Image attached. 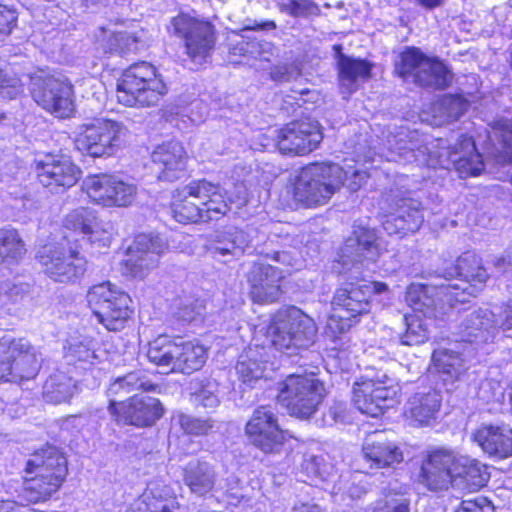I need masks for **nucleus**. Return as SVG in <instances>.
<instances>
[{"mask_svg":"<svg viewBox=\"0 0 512 512\" xmlns=\"http://www.w3.org/2000/svg\"><path fill=\"white\" fill-rule=\"evenodd\" d=\"M418 74H414V83L420 87L442 90L452 82V73L447 66L435 59L428 57L419 68Z\"/></svg>","mask_w":512,"mask_h":512,"instance_id":"nucleus-39","label":"nucleus"},{"mask_svg":"<svg viewBox=\"0 0 512 512\" xmlns=\"http://www.w3.org/2000/svg\"><path fill=\"white\" fill-rule=\"evenodd\" d=\"M77 389L76 382L64 372L49 376L43 385V398L46 402L59 404L69 401Z\"/></svg>","mask_w":512,"mask_h":512,"instance_id":"nucleus-41","label":"nucleus"},{"mask_svg":"<svg viewBox=\"0 0 512 512\" xmlns=\"http://www.w3.org/2000/svg\"><path fill=\"white\" fill-rule=\"evenodd\" d=\"M165 248V243L159 236L138 235L127 251V271L134 277L143 278L148 270L157 266Z\"/></svg>","mask_w":512,"mask_h":512,"instance_id":"nucleus-23","label":"nucleus"},{"mask_svg":"<svg viewBox=\"0 0 512 512\" xmlns=\"http://www.w3.org/2000/svg\"><path fill=\"white\" fill-rule=\"evenodd\" d=\"M127 135L128 129L122 122L98 118L79 127L74 143L83 155L110 157L122 147Z\"/></svg>","mask_w":512,"mask_h":512,"instance_id":"nucleus-6","label":"nucleus"},{"mask_svg":"<svg viewBox=\"0 0 512 512\" xmlns=\"http://www.w3.org/2000/svg\"><path fill=\"white\" fill-rule=\"evenodd\" d=\"M456 512H494L492 503L483 496L465 499Z\"/></svg>","mask_w":512,"mask_h":512,"instance_id":"nucleus-61","label":"nucleus"},{"mask_svg":"<svg viewBox=\"0 0 512 512\" xmlns=\"http://www.w3.org/2000/svg\"><path fill=\"white\" fill-rule=\"evenodd\" d=\"M87 302L98 322L109 331L123 329L132 314L130 296L111 282L94 285L87 293Z\"/></svg>","mask_w":512,"mask_h":512,"instance_id":"nucleus-8","label":"nucleus"},{"mask_svg":"<svg viewBox=\"0 0 512 512\" xmlns=\"http://www.w3.org/2000/svg\"><path fill=\"white\" fill-rule=\"evenodd\" d=\"M247 246L246 235L242 230L228 227L215 231L207 246L209 255L219 261L242 255Z\"/></svg>","mask_w":512,"mask_h":512,"instance_id":"nucleus-32","label":"nucleus"},{"mask_svg":"<svg viewBox=\"0 0 512 512\" xmlns=\"http://www.w3.org/2000/svg\"><path fill=\"white\" fill-rule=\"evenodd\" d=\"M381 373L361 376L353 385V403L363 414L378 417L397 403L398 388Z\"/></svg>","mask_w":512,"mask_h":512,"instance_id":"nucleus-13","label":"nucleus"},{"mask_svg":"<svg viewBox=\"0 0 512 512\" xmlns=\"http://www.w3.org/2000/svg\"><path fill=\"white\" fill-rule=\"evenodd\" d=\"M440 106L445 110L447 119L457 120L467 111L469 102L460 95H451L445 97Z\"/></svg>","mask_w":512,"mask_h":512,"instance_id":"nucleus-55","label":"nucleus"},{"mask_svg":"<svg viewBox=\"0 0 512 512\" xmlns=\"http://www.w3.org/2000/svg\"><path fill=\"white\" fill-rule=\"evenodd\" d=\"M378 256L375 231L359 227L354 236L346 240L338 262L343 266L342 272L351 271L353 278H358L361 268L375 262Z\"/></svg>","mask_w":512,"mask_h":512,"instance_id":"nucleus-17","label":"nucleus"},{"mask_svg":"<svg viewBox=\"0 0 512 512\" xmlns=\"http://www.w3.org/2000/svg\"><path fill=\"white\" fill-rule=\"evenodd\" d=\"M226 191L206 180L192 181L173 194L171 213L180 223L218 220L230 210Z\"/></svg>","mask_w":512,"mask_h":512,"instance_id":"nucleus-1","label":"nucleus"},{"mask_svg":"<svg viewBox=\"0 0 512 512\" xmlns=\"http://www.w3.org/2000/svg\"><path fill=\"white\" fill-rule=\"evenodd\" d=\"M275 50L276 47L272 42L245 36L230 48L233 55L250 56L263 61H270Z\"/></svg>","mask_w":512,"mask_h":512,"instance_id":"nucleus-45","label":"nucleus"},{"mask_svg":"<svg viewBox=\"0 0 512 512\" xmlns=\"http://www.w3.org/2000/svg\"><path fill=\"white\" fill-rule=\"evenodd\" d=\"M343 168L335 163H313L302 168L293 190L294 200L306 208L325 205L343 185Z\"/></svg>","mask_w":512,"mask_h":512,"instance_id":"nucleus-3","label":"nucleus"},{"mask_svg":"<svg viewBox=\"0 0 512 512\" xmlns=\"http://www.w3.org/2000/svg\"><path fill=\"white\" fill-rule=\"evenodd\" d=\"M38 258L44 272L56 282H74L86 272L87 261L77 251L49 245L39 250Z\"/></svg>","mask_w":512,"mask_h":512,"instance_id":"nucleus-15","label":"nucleus"},{"mask_svg":"<svg viewBox=\"0 0 512 512\" xmlns=\"http://www.w3.org/2000/svg\"><path fill=\"white\" fill-rule=\"evenodd\" d=\"M441 400L435 390L416 392L409 398L404 415L413 426L429 425L439 412Z\"/></svg>","mask_w":512,"mask_h":512,"instance_id":"nucleus-33","label":"nucleus"},{"mask_svg":"<svg viewBox=\"0 0 512 512\" xmlns=\"http://www.w3.org/2000/svg\"><path fill=\"white\" fill-rule=\"evenodd\" d=\"M42 353L24 338L0 339V381L18 383L39 372Z\"/></svg>","mask_w":512,"mask_h":512,"instance_id":"nucleus-7","label":"nucleus"},{"mask_svg":"<svg viewBox=\"0 0 512 512\" xmlns=\"http://www.w3.org/2000/svg\"><path fill=\"white\" fill-rule=\"evenodd\" d=\"M17 12L6 5L0 4V40L7 37L16 26Z\"/></svg>","mask_w":512,"mask_h":512,"instance_id":"nucleus-60","label":"nucleus"},{"mask_svg":"<svg viewBox=\"0 0 512 512\" xmlns=\"http://www.w3.org/2000/svg\"><path fill=\"white\" fill-rule=\"evenodd\" d=\"M21 84L17 77L0 75V97L13 99L20 92Z\"/></svg>","mask_w":512,"mask_h":512,"instance_id":"nucleus-62","label":"nucleus"},{"mask_svg":"<svg viewBox=\"0 0 512 512\" xmlns=\"http://www.w3.org/2000/svg\"><path fill=\"white\" fill-rule=\"evenodd\" d=\"M168 32L184 41L187 56L195 63H204L211 55L216 42L214 27L187 13L171 18Z\"/></svg>","mask_w":512,"mask_h":512,"instance_id":"nucleus-11","label":"nucleus"},{"mask_svg":"<svg viewBox=\"0 0 512 512\" xmlns=\"http://www.w3.org/2000/svg\"><path fill=\"white\" fill-rule=\"evenodd\" d=\"M472 437L490 457L504 459L512 455V429L507 425L483 424Z\"/></svg>","mask_w":512,"mask_h":512,"instance_id":"nucleus-30","label":"nucleus"},{"mask_svg":"<svg viewBox=\"0 0 512 512\" xmlns=\"http://www.w3.org/2000/svg\"><path fill=\"white\" fill-rule=\"evenodd\" d=\"M162 414L163 408L160 401L150 396L142 398L133 396L127 403L120 402V408L116 413H112L118 421L140 427L152 425Z\"/></svg>","mask_w":512,"mask_h":512,"instance_id":"nucleus-29","label":"nucleus"},{"mask_svg":"<svg viewBox=\"0 0 512 512\" xmlns=\"http://www.w3.org/2000/svg\"><path fill=\"white\" fill-rule=\"evenodd\" d=\"M142 504L145 509L139 507L137 510L131 509L128 512H177L179 505L173 498H163L161 494H157V490L150 488L143 494Z\"/></svg>","mask_w":512,"mask_h":512,"instance_id":"nucleus-48","label":"nucleus"},{"mask_svg":"<svg viewBox=\"0 0 512 512\" xmlns=\"http://www.w3.org/2000/svg\"><path fill=\"white\" fill-rule=\"evenodd\" d=\"M67 229L78 231L83 235H88L91 242H95L97 238L95 234L100 228L95 211L88 208H78L70 212L64 221Z\"/></svg>","mask_w":512,"mask_h":512,"instance_id":"nucleus-44","label":"nucleus"},{"mask_svg":"<svg viewBox=\"0 0 512 512\" xmlns=\"http://www.w3.org/2000/svg\"><path fill=\"white\" fill-rule=\"evenodd\" d=\"M455 486L479 490L489 480L487 467L476 459L454 454Z\"/></svg>","mask_w":512,"mask_h":512,"instance_id":"nucleus-36","label":"nucleus"},{"mask_svg":"<svg viewBox=\"0 0 512 512\" xmlns=\"http://www.w3.org/2000/svg\"><path fill=\"white\" fill-rule=\"evenodd\" d=\"M324 385L313 375H288L280 383L277 399L289 413L301 419L310 418L324 398Z\"/></svg>","mask_w":512,"mask_h":512,"instance_id":"nucleus-9","label":"nucleus"},{"mask_svg":"<svg viewBox=\"0 0 512 512\" xmlns=\"http://www.w3.org/2000/svg\"><path fill=\"white\" fill-rule=\"evenodd\" d=\"M340 90L344 98L359 88V82L371 76L372 65L366 60L354 59L341 54L337 62Z\"/></svg>","mask_w":512,"mask_h":512,"instance_id":"nucleus-35","label":"nucleus"},{"mask_svg":"<svg viewBox=\"0 0 512 512\" xmlns=\"http://www.w3.org/2000/svg\"><path fill=\"white\" fill-rule=\"evenodd\" d=\"M301 466L302 470L312 479L318 478L322 481H328L335 474L334 466L326 462L322 456L307 454Z\"/></svg>","mask_w":512,"mask_h":512,"instance_id":"nucleus-50","label":"nucleus"},{"mask_svg":"<svg viewBox=\"0 0 512 512\" xmlns=\"http://www.w3.org/2000/svg\"><path fill=\"white\" fill-rule=\"evenodd\" d=\"M181 429L188 435L202 436L212 431L214 424L209 418H197L191 415L180 413L175 418Z\"/></svg>","mask_w":512,"mask_h":512,"instance_id":"nucleus-51","label":"nucleus"},{"mask_svg":"<svg viewBox=\"0 0 512 512\" xmlns=\"http://www.w3.org/2000/svg\"><path fill=\"white\" fill-rule=\"evenodd\" d=\"M30 92L40 107L56 117L66 118L73 112V86L63 75L34 73L30 76Z\"/></svg>","mask_w":512,"mask_h":512,"instance_id":"nucleus-12","label":"nucleus"},{"mask_svg":"<svg viewBox=\"0 0 512 512\" xmlns=\"http://www.w3.org/2000/svg\"><path fill=\"white\" fill-rule=\"evenodd\" d=\"M505 386L499 377H487L479 383L477 397L484 402H499L504 397Z\"/></svg>","mask_w":512,"mask_h":512,"instance_id":"nucleus-52","label":"nucleus"},{"mask_svg":"<svg viewBox=\"0 0 512 512\" xmlns=\"http://www.w3.org/2000/svg\"><path fill=\"white\" fill-rule=\"evenodd\" d=\"M370 286L349 282L336 290L333 300V310H342L348 317H357L358 315L370 311Z\"/></svg>","mask_w":512,"mask_h":512,"instance_id":"nucleus-31","label":"nucleus"},{"mask_svg":"<svg viewBox=\"0 0 512 512\" xmlns=\"http://www.w3.org/2000/svg\"><path fill=\"white\" fill-rule=\"evenodd\" d=\"M499 332L495 313L488 309H477L465 314L458 325V341L481 347L493 342Z\"/></svg>","mask_w":512,"mask_h":512,"instance_id":"nucleus-21","label":"nucleus"},{"mask_svg":"<svg viewBox=\"0 0 512 512\" xmlns=\"http://www.w3.org/2000/svg\"><path fill=\"white\" fill-rule=\"evenodd\" d=\"M454 453L437 451L432 453L421 467L420 481L429 490H443L449 484L455 486Z\"/></svg>","mask_w":512,"mask_h":512,"instance_id":"nucleus-28","label":"nucleus"},{"mask_svg":"<svg viewBox=\"0 0 512 512\" xmlns=\"http://www.w3.org/2000/svg\"><path fill=\"white\" fill-rule=\"evenodd\" d=\"M454 277L459 278L461 284L450 286L466 287V302L470 296H475L488 279L486 269L482 266L481 259L474 252H465L458 257L456 265L444 274L446 281Z\"/></svg>","mask_w":512,"mask_h":512,"instance_id":"nucleus-25","label":"nucleus"},{"mask_svg":"<svg viewBox=\"0 0 512 512\" xmlns=\"http://www.w3.org/2000/svg\"><path fill=\"white\" fill-rule=\"evenodd\" d=\"M178 347L179 342L170 339L168 336L160 335L149 343L147 357L155 365L168 367L170 371H174Z\"/></svg>","mask_w":512,"mask_h":512,"instance_id":"nucleus-42","label":"nucleus"},{"mask_svg":"<svg viewBox=\"0 0 512 512\" xmlns=\"http://www.w3.org/2000/svg\"><path fill=\"white\" fill-rule=\"evenodd\" d=\"M67 357L69 361H77L93 364L94 360L97 359L95 351L86 344L77 343L69 348Z\"/></svg>","mask_w":512,"mask_h":512,"instance_id":"nucleus-59","label":"nucleus"},{"mask_svg":"<svg viewBox=\"0 0 512 512\" xmlns=\"http://www.w3.org/2000/svg\"><path fill=\"white\" fill-rule=\"evenodd\" d=\"M183 481L192 494L203 497L214 490L218 473L212 463L196 459L185 465Z\"/></svg>","mask_w":512,"mask_h":512,"instance_id":"nucleus-34","label":"nucleus"},{"mask_svg":"<svg viewBox=\"0 0 512 512\" xmlns=\"http://www.w3.org/2000/svg\"><path fill=\"white\" fill-rule=\"evenodd\" d=\"M288 271L267 263H253L247 273L250 296L256 303L266 304L279 300L282 290L280 283Z\"/></svg>","mask_w":512,"mask_h":512,"instance_id":"nucleus-20","label":"nucleus"},{"mask_svg":"<svg viewBox=\"0 0 512 512\" xmlns=\"http://www.w3.org/2000/svg\"><path fill=\"white\" fill-rule=\"evenodd\" d=\"M174 362V372L191 374L200 370L206 363L207 349L193 341L179 342L178 353Z\"/></svg>","mask_w":512,"mask_h":512,"instance_id":"nucleus-40","label":"nucleus"},{"mask_svg":"<svg viewBox=\"0 0 512 512\" xmlns=\"http://www.w3.org/2000/svg\"><path fill=\"white\" fill-rule=\"evenodd\" d=\"M437 371L444 381H454L465 372V363L458 352L451 350H437L433 354Z\"/></svg>","mask_w":512,"mask_h":512,"instance_id":"nucleus-43","label":"nucleus"},{"mask_svg":"<svg viewBox=\"0 0 512 512\" xmlns=\"http://www.w3.org/2000/svg\"><path fill=\"white\" fill-rule=\"evenodd\" d=\"M390 201V211L382 222L383 229L389 235H405L419 230L423 221L422 204L409 196L394 195Z\"/></svg>","mask_w":512,"mask_h":512,"instance_id":"nucleus-18","label":"nucleus"},{"mask_svg":"<svg viewBox=\"0 0 512 512\" xmlns=\"http://www.w3.org/2000/svg\"><path fill=\"white\" fill-rule=\"evenodd\" d=\"M26 252L25 244L14 229H0V264L20 259Z\"/></svg>","mask_w":512,"mask_h":512,"instance_id":"nucleus-47","label":"nucleus"},{"mask_svg":"<svg viewBox=\"0 0 512 512\" xmlns=\"http://www.w3.org/2000/svg\"><path fill=\"white\" fill-rule=\"evenodd\" d=\"M283 10L293 17H308L319 13L318 6L312 0H290Z\"/></svg>","mask_w":512,"mask_h":512,"instance_id":"nucleus-56","label":"nucleus"},{"mask_svg":"<svg viewBox=\"0 0 512 512\" xmlns=\"http://www.w3.org/2000/svg\"><path fill=\"white\" fill-rule=\"evenodd\" d=\"M323 139L317 121H294L278 131L277 145L282 154H306L318 147Z\"/></svg>","mask_w":512,"mask_h":512,"instance_id":"nucleus-19","label":"nucleus"},{"mask_svg":"<svg viewBox=\"0 0 512 512\" xmlns=\"http://www.w3.org/2000/svg\"><path fill=\"white\" fill-rule=\"evenodd\" d=\"M437 155L438 164L441 167L449 168L453 165L462 177L479 175L484 169L482 157L477 152L471 137L461 136L452 149L441 148Z\"/></svg>","mask_w":512,"mask_h":512,"instance_id":"nucleus-24","label":"nucleus"},{"mask_svg":"<svg viewBox=\"0 0 512 512\" xmlns=\"http://www.w3.org/2000/svg\"><path fill=\"white\" fill-rule=\"evenodd\" d=\"M410 501L404 494L387 493L378 500L373 512H410Z\"/></svg>","mask_w":512,"mask_h":512,"instance_id":"nucleus-53","label":"nucleus"},{"mask_svg":"<svg viewBox=\"0 0 512 512\" xmlns=\"http://www.w3.org/2000/svg\"><path fill=\"white\" fill-rule=\"evenodd\" d=\"M245 431L249 441L265 453H278L285 442V434L270 406L255 409Z\"/></svg>","mask_w":512,"mask_h":512,"instance_id":"nucleus-16","label":"nucleus"},{"mask_svg":"<svg viewBox=\"0 0 512 512\" xmlns=\"http://www.w3.org/2000/svg\"><path fill=\"white\" fill-rule=\"evenodd\" d=\"M127 395H129V393L126 391V385L122 378L118 377L110 384L107 390V396L109 397V411L111 414L117 412V409L120 408V402L124 403L122 398Z\"/></svg>","mask_w":512,"mask_h":512,"instance_id":"nucleus-58","label":"nucleus"},{"mask_svg":"<svg viewBox=\"0 0 512 512\" xmlns=\"http://www.w3.org/2000/svg\"><path fill=\"white\" fill-rule=\"evenodd\" d=\"M267 336L278 350L309 348L316 339L317 327L314 320L295 307L278 313L267 329Z\"/></svg>","mask_w":512,"mask_h":512,"instance_id":"nucleus-5","label":"nucleus"},{"mask_svg":"<svg viewBox=\"0 0 512 512\" xmlns=\"http://www.w3.org/2000/svg\"><path fill=\"white\" fill-rule=\"evenodd\" d=\"M469 287L450 286L448 283L424 285L412 283L406 291V301L425 317L438 318L448 313L457 303L466 302Z\"/></svg>","mask_w":512,"mask_h":512,"instance_id":"nucleus-10","label":"nucleus"},{"mask_svg":"<svg viewBox=\"0 0 512 512\" xmlns=\"http://www.w3.org/2000/svg\"><path fill=\"white\" fill-rule=\"evenodd\" d=\"M121 378L129 394L136 395L139 391H152L156 388V385H154L149 377L141 370L130 372Z\"/></svg>","mask_w":512,"mask_h":512,"instance_id":"nucleus-54","label":"nucleus"},{"mask_svg":"<svg viewBox=\"0 0 512 512\" xmlns=\"http://www.w3.org/2000/svg\"><path fill=\"white\" fill-rule=\"evenodd\" d=\"M166 93V84L156 68L145 61L134 63L124 70L116 89L118 102L128 107L157 105Z\"/></svg>","mask_w":512,"mask_h":512,"instance_id":"nucleus-4","label":"nucleus"},{"mask_svg":"<svg viewBox=\"0 0 512 512\" xmlns=\"http://www.w3.org/2000/svg\"><path fill=\"white\" fill-rule=\"evenodd\" d=\"M406 331L400 337L403 345L413 346L424 343L428 339V328L424 320L416 315L405 316Z\"/></svg>","mask_w":512,"mask_h":512,"instance_id":"nucleus-49","label":"nucleus"},{"mask_svg":"<svg viewBox=\"0 0 512 512\" xmlns=\"http://www.w3.org/2000/svg\"><path fill=\"white\" fill-rule=\"evenodd\" d=\"M137 50V38L133 34L118 32L113 35V43L111 44L110 51L125 54Z\"/></svg>","mask_w":512,"mask_h":512,"instance_id":"nucleus-57","label":"nucleus"},{"mask_svg":"<svg viewBox=\"0 0 512 512\" xmlns=\"http://www.w3.org/2000/svg\"><path fill=\"white\" fill-rule=\"evenodd\" d=\"M385 146L389 150L387 155L389 161H402L404 163H424L429 162L426 155L430 150L419 139L417 131H408L402 129L393 134L390 133L385 140Z\"/></svg>","mask_w":512,"mask_h":512,"instance_id":"nucleus-26","label":"nucleus"},{"mask_svg":"<svg viewBox=\"0 0 512 512\" xmlns=\"http://www.w3.org/2000/svg\"><path fill=\"white\" fill-rule=\"evenodd\" d=\"M36 171L39 182L55 193L74 186L80 177V169L64 156L47 155Z\"/></svg>","mask_w":512,"mask_h":512,"instance_id":"nucleus-22","label":"nucleus"},{"mask_svg":"<svg viewBox=\"0 0 512 512\" xmlns=\"http://www.w3.org/2000/svg\"><path fill=\"white\" fill-rule=\"evenodd\" d=\"M151 159L157 168L159 180L172 182L183 174L187 152L179 141L172 140L158 145L153 150Z\"/></svg>","mask_w":512,"mask_h":512,"instance_id":"nucleus-27","label":"nucleus"},{"mask_svg":"<svg viewBox=\"0 0 512 512\" xmlns=\"http://www.w3.org/2000/svg\"><path fill=\"white\" fill-rule=\"evenodd\" d=\"M26 472L35 475L25 482V499L31 503L46 501L58 491L65 480L67 460L56 447L48 446L37 451L28 460Z\"/></svg>","mask_w":512,"mask_h":512,"instance_id":"nucleus-2","label":"nucleus"},{"mask_svg":"<svg viewBox=\"0 0 512 512\" xmlns=\"http://www.w3.org/2000/svg\"><path fill=\"white\" fill-rule=\"evenodd\" d=\"M500 142L502 145V153L505 161L512 164V123L505 122L502 124L500 131Z\"/></svg>","mask_w":512,"mask_h":512,"instance_id":"nucleus-64","label":"nucleus"},{"mask_svg":"<svg viewBox=\"0 0 512 512\" xmlns=\"http://www.w3.org/2000/svg\"><path fill=\"white\" fill-rule=\"evenodd\" d=\"M428 56L418 48H408L400 53L395 60V72L406 82H412L414 74H418L419 68L427 60Z\"/></svg>","mask_w":512,"mask_h":512,"instance_id":"nucleus-46","label":"nucleus"},{"mask_svg":"<svg viewBox=\"0 0 512 512\" xmlns=\"http://www.w3.org/2000/svg\"><path fill=\"white\" fill-rule=\"evenodd\" d=\"M378 434L366 439L363 456L371 467L384 468L399 464L403 460L401 450L391 441L377 439Z\"/></svg>","mask_w":512,"mask_h":512,"instance_id":"nucleus-37","label":"nucleus"},{"mask_svg":"<svg viewBox=\"0 0 512 512\" xmlns=\"http://www.w3.org/2000/svg\"><path fill=\"white\" fill-rule=\"evenodd\" d=\"M83 189L92 201L106 207H126L133 202L137 192L132 182L104 173L86 177Z\"/></svg>","mask_w":512,"mask_h":512,"instance_id":"nucleus-14","label":"nucleus"},{"mask_svg":"<svg viewBox=\"0 0 512 512\" xmlns=\"http://www.w3.org/2000/svg\"><path fill=\"white\" fill-rule=\"evenodd\" d=\"M264 347H249L238 359L235 370L239 378L249 385L265 377L267 361L264 360Z\"/></svg>","mask_w":512,"mask_h":512,"instance_id":"nucleus-38","label":"nucleus"},{"mask_svg":"<svg viewBox=\"0 0 512 512\" xmlns=\"http://www.w3.org/2000/svg\"><path fill=\"white\" fill-rule=\"evenodd\" d=\"M333 314L327 321V328L334 334H341L347 331L351 324L348 322L350 317L347 316L342 310H333Z\"/></svg>","mask_w":512,"mask_h":512,"instance_id":"nucleus-63","label":"nucleus"}]
</instances>
